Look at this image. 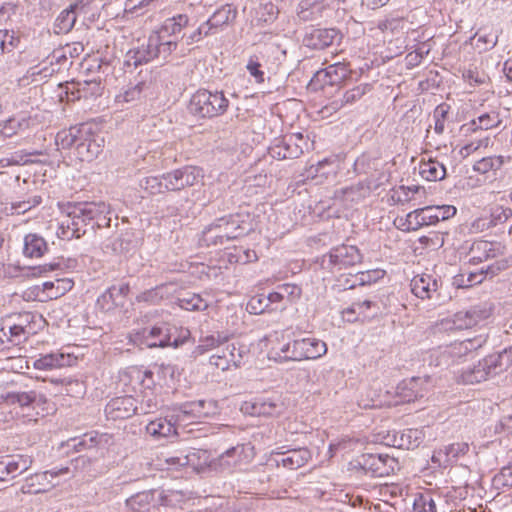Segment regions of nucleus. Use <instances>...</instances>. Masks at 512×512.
<instances>
[{
  "label": "nucleus",
  "mask_w": 512,
  "mask_h": 512,
  "mask_svg": "<svg viewBox=\"0 0 512 512\" xmlns=\"http://www.w3.org/2000/svg\"><path fill=\"white\" fill-rule=\"evenodd\" d=\"M62 217L57 230L61 239L80 238L89 229L108 224L109 207L105 202L67 203L61 207Z\"/></svg>",
  "instance_id": "f257e3e1"
},
{
  "label": "nucleus",
  "mask_w": 512,
  "mask_h": 512,
  "mask_svg": "<svg viewBox=\"0 0 512 512\" xmlns=\"http://www.w3.org/2000/svg\"><path fill=\"white\" fill-rule=\"evenodd\" d=\"M327 353L324 341L315 337L296 338L272 348L270 358L277 362L315 360Z\"/></svg>",
  "instance_id": "f03ea898"
},
{
  "label": "nucleus",
  "mask_w": 512,
  "mask_h": 512,
  "mask_svg": "<svg viewBox=\"0 0 512 512\" xmlns=\"http://www.w3.org/2000/svg\"><path fill=\"white\" fill-rule=\"evenodd\" d=\"M133 342L138 345L153 347L177 348L184 344L190 337V331L184 327H178L168 322H160L153 325L150 329L144 328L141 333L134 335Z\"/></svg>",
  "instance_id": "7ed1b4c3"
},
{
  "label": "nucleus",
  "mask_w": 512,
  "mask_h": 512,
  "mask_svg": "<svg viewBox=\"0 0 512 512\" xmlns=\"http://www.w3.org/2000/svg\"><path fill=\"white\" fill-rule=\"evenodd\" d=\"M250 230L239 215L224 216L204 228L200 241L207 246L223 245L247 234Z\"/></svg>",
  "instance_id": "20e7f679"
},
{
  "label": "nucleus",
  "mask_w": 512,
  "mask_h": 512,
  "mask_svg": "<svg viewBox=\"0 0 512 512\" xmlns=\"http://www.w3.org/2000/svg\"><path fill=\"white\" fill-rule=\"evenodd\" d=\"M512 365V347L503 351L491 354L472 368L466 369L462 373V381L466 384H474L487 380Z\"/></svg>",
  "instance_id": "39448f33"
},
{
  "label": "nucleus",
  "mask_w": 512,
  "mask_h": 512,
  "mask_svg": "<svg viewBox=\"0 0 512 512\" xmlns=\"http://www.w3.org/2000/svg\"><path fill=\"white\" fill-rule=\"evenodd\" d=\"M175 51V46L171 42H161L158 34H150L147 41L137 47L131 48L125 55L124 64L126 66L137 67L148 63L155 58L167 59Z\"/></svg>",
  "instance_id": "423d86ee"
},
{
  "label": "nucleus",
  "mask_w": 512,
  "mask_h": 512,
  "mask_svg": "<svg viewBox=\"0 0 512 512\" xmlns=\"http://www.w3.org/2000/svg\"><path fill=\"white\" fill-rule=\"evenodd\" d=\"M229 101L222 91L200 89L190 99L189 111L201 118L222 115L228 108Z\"/></svg>",
  "instance_id": "0eeeda50"
},
{
  "label": "nucleus",
  "mask_w": 512,
  "mask_h": 512,
  "mask_svg": "<svg viewBox=\"0 0 512 512\" xmlns=\"http://www.w3.org/2000/svg\"><path fill=\"white\" fill-rule=\"evenodd\" d=\"M285 57V51L277 46H268L263 51L250 55L246 69L256 83H263L266 75L275 74L277 67Z\"/></svg>",
  "instance_id": "6e6552de"
},
{
  "label": "nucleus",
  "mask_w": 512,
  "mask_h": 512,
  "mask_svg": "<svg viewBox=\"0 0 512 512\" xmlns=\"http://www.w3.org/2000/svg\"><path fill=\"white\" fill-rule=\"evenodd\" d=\"M491 313L492 308L489 303H479L442 319L439 325L444 331L468 329L489 318Z\"/></svg>",
  "instance_id": "1a4fd4ad"
},
{
  "label": "nucleus",
  "mask_w": 512,
  "mask_h": 512,
  "mask_svg": "<svg viewBox=\"0 0 512 512\" xmlns=\"http://www.w3.org/2000/svg\"><path fill=\"white\" fill-rule=\"evenodd\" d=\"M1 398L9 405H18L23 413L27 411L29 420H36L35 416L46 410V396L35 390L8 392Z\"/></svg>",
  "instance_id": "9d476101"
},
{
  "label": "nucleus",
  "mask_w": 512,
  "mask_h": 512,
  "mask_svg": "<svg viewBox=\"0 0 512 512\" xmlns=\"http://www.w3.org/2000/svg\"><path fill=\"white\" fill-rule=\"evenodd\" d=\"M173 411L176 421L185 426L217 414L218 406L214 400H198L180 404Z\"/></svg>",
  "instance_id": "9b49d317"
},
{
  "label": "nucleus",
  "mask_w": 512,
  "mask_h": 512,
  "mask_svg": "<svg viewBox=\"0 0 512 512\" xmlns=\"http://www.w3.org/2000/svg\"><path fill=\"white\" fill-rule=\"evenodd\" d=\"M357 464L371 477H386L398 468V461L387 454H363L358 458Z\"/></svg>",
  "instance_id": "f8f14e48"
},
{
  "label": "nucleus",
  "mask_w": 512,
  "mask_h": 512,
  "mask_svg": "<svg viewBox=\"0 0 512 512\" xmlns=\"http://www.w3.org/2000/svg\"><path fill=\"white\" fill-rule=\"evenodd\" d=\"M362 261L360 250L354 245H341L330 250L323 256L322 265L332 270H342L353 267Z\"/></svg>",
  "instance_id": "ddd939ff"
},
{
  "label": "nucleus",
  "mask_w": 512,
  "mask_h": 512,
  "mask_svg": "<svg viewBox=\"0 0 512 512\" xmlns=\"http://www.w3.org/2000/svg\"><path fill=\"white\" fill-rule=\"evenodd\" d=\"M311 144L305 139L303 134L294 133L285 136L278 144H274L270 148V154L273 158L279 160L295 159L301 156L305 150H309Z\"/></svg>",
  "instance_id": "4468645a"
},
{
  "label": "nucleus",
  "mask_w": 512,
  "mask_h": 512,
  "mask_svg": "<svg viewBox=\"0 0 512 512\" xmlns=\"http://www.w3.org/2000/svg\"><path fill=\"white\" fill-rule=\"evenodd\" d=\"M104 142V137L95 133L91 125L82 124L81 138L76 144L77 157L81 161H93L102 152Z\"/></svg>",
  "instance_id": "2eb2a0df"
},
{
  "label": "nucleus",
  "mask_w": 512,
  "mask_h": 512,
  "mask_svg": "<svg viewBox=\"0 0 512 512\" xmlns=\"http://www.w3.org/2000/svg\"><path fill=\"white\" fill-rule=\"evenodd\" d=\"M485 342L482 337L467 338L465 340L454 342L439 352V365L447 366L458 363L468 353L480 348Z\"/></svg>",
  "instance_id": "dca6fc26"
},
{
  "label": "nucleus",
  "mask_w": 512,
  "mask_h": 512,
  "mask_svg": "<svg viewBox=\"0 0 512 512\" xmlns=\"http://www.w3.org/2000/svg\"><path fill=\"white\" fill-rule=\"evenodd\" d=\"M412 293L422 300L441 298L442 281L430 273H422L413 277L410 283Z\"/></svg>",
  "instance_id": "f3484780"
},
{
  "label": "nucleus",
  "mask_w": 512,
  "mask_h": 512,
  "mask_svg": "<svg viewBox=\"0 0 512 512\" xmlns=\"http://www.w3.org/2000/svg\"><path fill=\"white\" fill-rule=\"evenodd\" d=\"M202 177V170L196 166H184L162 175L163 180H167L166 187L170 191H179L193 186Z\"/></svg>",
  "instance_id": "a211bd4d"
},
{
  "label": "nucleus",
  "mask_w": 512,
  "mask_h": 512,
  "mask_svg": "<svg viewBox=\"0 0 512 512\" xmlns=\"http://www.w3.org/2000/svg\"><path fill=\"white\" fill-rule=\"evenodd\" d=\"M430 389L429 378L413 377L403 380L396 388L400 402L409 403L423 398Z\"/></svg>",
  "instance_id": "6ab92c4d"
},
{
  "label": "nucleus",
  "mask_w": 512,
  "mask_h": 512,
  "mask_svg": "<svg viewBox=\"0 0 512 512\" xmlns=\"http://www.w3.org/2000/svg\"><path fill=\"white\" fill-rule=\"evenodd\" d=\"M69 469L67 467L61 469H53L42 473H36L26 479L25 484L22 486L24 493L38 494L43 493L54 487L56 484L52 480L63 474H67Z\"/></svg>",
  "instance_id": "aec40b11"
},
{
  "label": "nucleus",
  "mask_w": 512,
  "mask_h": 512,
  "mask_svg": "<svg viewBox=\"0 0 512 512\" xmlns=\"http://www.w3.org/2000/svg\"><path fill=\"white\" fill-rule=\"evenodd\" d=\"M105 415L108 419H127L138 413V401L126 395L111 399L105 406Z\"/></svg>",
  "instance_id": "412c9836"
},
{
  "label": "nucleus",
  "mask_w": 512,
  "mask_h": 512,
  "mask_svg": "<svg viewBox=\"0 0 512 512\" xmlns=\"http://www.w3.org/2000/svg\"><path fill=\"white\" fill-rule=\"evenodd\" d=\"M350 72L351 70L345 62H337L324 69L318 70L312 78V83L321 88L326 85L333 86L341 83L348 77Z\"/></svg>",
  "instance_id": "4be33fe9"
},
{
  "label": "nucleus",
  "mask_w": 512,
  "mask_h": 512,
  "mask_svg": "<svg viewBox=\"0 0 512 512\" xmlns=\"http://www.w3.org/2000/svg\"><path fill=\"white\" fill-rule=\"evenodd\" d=\"M469 451V444L466 442H457L445 445L433 452L431 460L434 464L442 468L456 463L458 459L466 455Z\"/></svg>",
  "instance_id": "5701e85b"
},
{
  "label": "nucleus",
  "mask_w": 512,
  "mask_h": 512,
  "mask_svg": "<svg viewBox=\"0 0 512 512\" xmlns=\"http://www.w3.org/2000/svg\"><path fill=\"white\" fill-rule=\"evenodd\" d=\"M312 454L306 447L288 449L275 452V463L289 470H296L303 467L311 460Z\"/></svg>",
  "instance_id": "b1692460"
},
{
  "label": "nucleus",
  "mask_w": 512,
  "mask_h": 512,
  "mask_svg": "<svg viewBox=\"0 0 512 512\" xmlns=\"http://www.w3.org/2000/svg\"><path fill=\"white\" fill-rule=\"evenodd\" d=\"M282 410V403L273 398L259 397L251 401H245L241 405V411L251 416H275Z\"/></svg>",
  "instance_id": "393cba45"
},
{
  "label": "nucleus",
  "mask_w": 512,
  "mask_h": 512,
  "mask_svg": "<svg viewBox=\"0 0 512 512\" xmlns=\"http://www.w3.org/2000/svg\"><path fill=\"white\" fill-rule=\"evenodd\" d=\"M152 87L153 82L151 75L148 73L141 75L135 83H130V85L122 93L116 96V102L131 103L139 100L142 97H146L148 94H150Z\"/></svg>",
  "instance_id": "a878e982"
},
{
  "label": "nucleus",
  "mask_w": 512,
  "mask_h": 512,
  "mask_svg": "<svg viewBox=\"0 0 512 512\" xmlns=\"http://www.w3.org/2000/svg\"><path fill=\"white\" fill-rule=\"evenodd\" d=\"M182 424L176 421L175 413L171 415V418L159 417L150 421L146 425V432L154 439L171 438L177 435V429Z\"/></svg>",
  "instance_id": "bb28decb"
},
{
  "label": "nucleus",
  "mask_w": 512,
  "mask_h": 512,
  "mask_svg": "<svg viewBox=\"0 0 512 512\" xmlns=\"http://www.w3.org/2000/svg\"><path fill=\"white\" fill-rule=\"evenodd\" d=\"M504 247L500 242L476 240L470 247V261L473 263H481L489 259L495 258L503 254Z\"/></svg>",
  "instance_id": "cd10ccee"
},
{
  "label": "nucleus",
  "mask_w": 512,
  "mask_h": 512,
  "mask_svg": "<svg viewBox=\"0 0 512 512\" xmlns=\"http://www.w3.org/2000/svg\"><path fill=\"white\" fill-rule=\"evenodd\" d=\"M76 357L69 353L52 352L41 355L33 362V367L38 370H54L62 367L71 366L75 363Z\"/></svg>",
  "instance_id": "c85d7f7f"
},
{
  "label": "nucleus",
  "mask_w": 512,
  "mask_h": 512,
  "mask_svg": "<svg viewBox=\"0 0 512 512\" xmlns=\"http://www.w3.org/2000/svg\"><path fill=\"white\" fill-rule=\"evenodd\" d=\"M188 23V17L186 15L179 14L172 18L166 19L158 30L153 31L151 34H158L161 38V42H171L174 44L175 49L177 48V40L175 36L179 34L183 27Z\"/></svg>",
  "instance_id": "c756f323"
},
{
  "label": "nucleus",
  "mask_w": 512,
  "mask_h": 512,
  "mask_svg": "<svg viewBox=\"0 0 512 512\" xmlns=\"http://www.w3.org/2000/svg\"><path fill=\"white\" fill-rule=\"evenodd\" d=\"M125 378H128L131 382L132 389L137 390L144 388L145 390H149L153 384V373L149 370L142 369L139 367H130L124 374L122 381H125Z\"/></svg>",
  "instance_id": "7c9ffc66"
},
{
  "label": "nucleus",
  "mask_w": 512,
  "mask_h": 512,
  "mask_svg": "<svg viewBox=\"0 0 512 512\" xmlns=\"http://www.w3.org/2000/svg\"><path fill=\"white\" fill-rule=\"evenodd\" d=\"M375 306L370 300L357 301L351 304L350 307L343 311V318L348 322L357 320H366L373 317L375 312H370L371 308Z\"/></svg>",
  "instance_id": "2f4dec72"
},
{
  "label": "nucleus",
  "mask_w": 512,
  "mask_h": 512,
  "mask_svg": "<svg viewBox=\"0 0 512 512\" xmlns=\"http://www.w3.org/2000/svg\"><path fill=\"white\" fill-rule=\"evenodd\" d=\"M243 453V446L231 447L218 457L216 465L222 472H231L242 463Z\"/></svg>",
  "instance_id": "473e14b6"
},
{
  "label": "nucleus",
  "mask_w": 512,
  "mask_h": 512,
  "mask_svg": "<svg viewBox=\"0 0 512 512\" xmlns=\"http://www.w3.org/2000/svg\"><path fill=\"white\" fill-rule=\"evenodd\" d=\"M338 37V32L333 29H315L305 39L308 46L314 49H324L333 44Z\"/></svg>",
  "instance_id": "72a5a7b5"
},
{
  "label": "nucleus",
  "mask_w": 512,
  "mask_h": 512,
  "mask_svg": "<svg viewBox=\"0 0 512 512\" xmlns=\"http://www.w3.org/2000/svg\"><path fill=\"white\" fill-rule=\"evenodd\" d=\"M78 2H74L69 8L64 9L56 18L54 31L57 34L68 33L74 26L77 18Z\"/></svg>",
  "instance_id": "f704fd0d"
},
{
  "label": "nucleus",
  "mask_w": 512,
  "mask_h": 512,
  "mask_svg": "<svg viewBox=\"0 0 512 512\" xmlns=\"http://www.w3.org/2000/svg\"><path fill=\"white\" fill-rule=\"evenodd\" d=\"M3 458L9 479H13L24 473L31 467L32 464V458L27 455H11L4 456Z\"/></svg>",
  "instance_id": "c9c22d12"
},
{
  "label": "nucleus",
  "mask_w": 512,
  "mask_h": 512,
  "mask_svg": "<svg viewBox=\"0 0 512 512\" xmlns=\"http://www.w3.org/2000/svg\"><path fill=\"white\" fill-rule=\"evenodd\" d=\"M456 212L457 209L452 205L426 206L424 213L426 226L435 225L439 221L447 220L453 217Z\"/></svg>",
  "instance_id": "e433bc0d"
},
{
  "label": "nucleus",
  "mask_w": 512,
  "mask_h": 512,
  "mask_svg": "<svg viewBox=\"0 0 512 512\" xmlns=\"http://www.w3.org/2000/svg\"><path fill=\"white\" fill-rule=\"evenodd\" d=\"M48 250L45 239L37 234H28L24 238L23 253L30 258L42 257Z\"/></svg>",
  "instance_id": "4c0bfd02"
},
{
  "label": "nucleus",
  "mask_w": 512,
  "mask_h": 512,
  "mask_svg": "<svg viewBox=\"0 0 512 512\" xmlns=\"http://www.w3.org/2000/svg\"><path fill=\"white\" fill-rule=\"evenodd\" d=\"M419 174L427 181H439L446 175L445 166L437 160L429 159L419 164Z\"/></svg>",
  "instance_id": "58836bf2"
},
{
  "label": "nucleus",
  "mask_w": 512,
  "mask_h": 512,
  "mask_svg": "<svg viewBox=\"0 0 512 512\" xmlns=\"http://www.w3.org/2000/svg\"><path fill=\"white\" fill-rule=\"evenodd\" d=\"M66 60L67 58L65 51H54L52 56L50 57L49 65H43L40 69H38V67H33L31 69V75H39L41 76V78L50 77L54 73L59 71L61 62Z\"/></svg>",
  "instance_id": "ea45409f"
},
{
  "label": "nucleus",
  "mask_w": 512,
  "mask_h": 512,
  "mask_svg": "<svg viewBox=\"0 0 512 512\" xmlns=\"http://www.w3.org/2000/svg\"><path fill=\"white\" fill-rule=\"evenodd\" d=\"M501 123L502 120L499 113L492 110L490 112L479 115L477 118L473 119L469 125L472 131H476L497 128L501 125Z\"/></svg>",
  "instance_id": "a19ab883"
},
{
  "label": "nucleus",
  "mask_w": 512,
  "mask_h": 512,
  "mask_svg": "<svg viewBox=\"0 0 512 512\" xmlns=\"http://www.w3.org/2000/svg\"><path fill=\"white\" fill-rule=\"evenodd\" d=\"M82 124L77 127H70L69 129L61 130L55 137V143L60 149H69L76 144L81 138Z\"/></svg>",
  "instance_id": "79ce46f5"
},
{
  "label": "nucleus",
  "mask_w": 512,
  "mask_h": 512,
  "mask_svg": "<svg viewBox=\"0 0 512 512\" xmlns=\"http://www.w3.org/2000/svg\"><path fill=\"white\" fill-rule=\"evenodd\" d=\"M371 89L368 83L359 84L350 90H347L340 100H335L333 105L334 109H340L344 105H351L361 99Z\"/></svg>",
  "instance_id": "37998d69"
},
{
  "label": "nucleus",
  "mask_w": 512,
  "mask_h": 512,
  "mask_svg": "<svg viewBox=\"0 0 512 512\" xmlns=\"http://www.w3.org/2000/svg\"><path fill=\"white\" fill-rule=\"evenodd\" d=\"M153 499L152 491H144L127 499L126 505L132 512H146L149 511Z\"/></svg>",
  "instance_id": "c03bdc74"
},
{
  "label": "nucleus",
  "mask_w": 512,
  "mask_h": 512,
  "mask_svg": "<svg viewBox=\"0 0 512 512\" xmlns=\"http://www.w3.org/2000/svg\"><path fill=\"white\" fill-rule=\"evenodd\" d=\"M29 121L26 118L10 117L7 120L0 121V136L10 138L19 131L26 129Z\"/></svg>",
  "instance_id": "a18cd8bd"
},
{
  "label": "nucleus",
  "mask_w": 512,
  "mask_h": 512,
  "mask_svg": "<svg viewBox=\"0 0 512 512\" xmlns=\"http://www.w3.org/2000/svg\"><path fill=\"white\" fill-rule=\"evenodd\" d=\"M504 165L503 156L483 157L473 164V170L479 174L497 171Z\"/></svg>",
  "instance_id": "49530a36"
},
{
  "label": "nucleus",
  "mask_w": 512,
  "mask_h": 512,
  "mask_svg": "<svg viewBox=\"0 0 512 512\" xmlns=\"http://www.w3.org/2000/svg\"><path fill=\"white\" fill-rule=\"evenodd\" d=\"M178 305L187 311H204L209 306L208 302L199 294H187L178 298Z\"/></svg>",
  "instance_id": "de8ad7c7"
},
{
  "label": "nucleus",
  "mask_w": 512,
  "mask_h": 512,
  "mask_svg": "<svg viewBox=\"0 0 512 512\" xmlns=\"http://www.w3.org/2000/svg\"><path fill=\"white\" fill-rule=\"evenodd\" d=\"M257 4L253 9L255 10V18L258 22H272L276 19L278 8L273 2H255Z\"/></svg>",
  "instance_id": "09e8293b"
},
{
  "label": "nucleus",
  "mask_w": 512,
  "mask_h": 512,
  "mask_svg": "<svg viewBox=\"0 0 512 512\" xmlns=\"http://www.w3.org/2000/svg\"><path fill=\"white\" fill-rule=\"evenodd\" d=\"M370 187L365 182H358L357 184L346 187L342 190L345 200L351 202H358L368 195Z\"/></svg>",
  "instance_id": "8fccbe9b"
},
{
  "label": "nucleus",
  "mask_w": 512,
  "mask_h": 512,
  "mask_svg": "<svg viewBox=\"0 0 512 512\" xmlns=\"http://www.w3.org/2000/svg\"><path fill=\"white\" fill-rule=\"evenodd\" d=\"M167 185V180H163L162 176L146 177L140 182V186L150 194L163 193L170 191Z\"/></svg>",
  "instance_id": "3c124183"
},
{
  "label": "nucleus",
  "mask_w": 512,
  "mask_h": 512,
  "mask_svg": "<svg viewBox=\"0 0 512 512\" xmlns=\"http://www.w3.org/2000/svg\"><path fill=\"white\" fill-rule=\"evenodd\" d=\"M235 15L236 10L232 7V5L226 3L221 8L216 10L210 17V24L214 25L215 27H219L226 24L229 20L234 19Z\"/></svg>",
  "instance_id": "603ef678"
},
{
  "label": "nucleus",
  "mask_w": 512,
  "mask_h": 512,
  "mask_svg": "<svg viewBox=\"0 0 512 512\" xmlns=\"http://www.w3.org/2000/svg\"><path fill=\"white\" fill-rule=\"evenodd\" d=\"M415 512H437V507L432 494L425 492L417 495L413 502Z\"/></svg>",
  "instance_id": "864d4df0"
},
{
  "label": "nucleus",
  "mask_w": 512,
  "mask_h": 512,
  "mask_svg": "<svg viewBox=\"0 0 512 512\" xmlns=\"http://www.w3.org/2000/svg\"><path fill=\"white\" fill-rule=\"evenodd\" d=\"M227 341V337L218 333L217 335H207L205 337L200 338L199 345L196 347V352L198 354H204L220 344Z\"/></svg>",
  "instance_id": "5fc2aeb1"
},
{
  "label": "nucleus",
  "mask_w": 512,
  "mask_h": 512,
  "mask_svg": "<svg viewBox=\"0 0 512 512\" xmlns=\"http://www.w3.org/2000/svg\"><path fill=\"white\" fill-rule=\"evenodd\" d=\"M463 79L471 86H481L489 81V76L477 67L469 68L463 71Z\"/></svg>",
  "instance_id": "6e6d98bb"
},
{
  "label": "nucleus",
  "mask_w": 512,
  "mask_h": 512,
  "mask_svg": "<svg viewBox=\"0 0 512 512\" xmlns=\"http://www.w3.org/2000/svg\"><path fill=\"white\" fill-rule=\"evenodd\" d=\"M449 105L443 103L438 105L433 113L434 118V131L437 134H442L445 130L446 118L449 113Z\"/></svg>",
  "instance_id": "4d7b16f0"
},
{
  "label": "nucleus",
  "mask_w": 512,
  "mask_h": 512,
  "mask_svg": "<svg viewBox=\"0 0 512 512\" xmlns=\"http://www.w3.org/2000/svg\"><path fill=\"white\" fill-rule=\"evenodd\" d=\"M282 294L283 299L286 303H292L298 300L301 296L302 290L296 284L285 283L276 287Z\"/></svg>",
  "instance_id": "13d9d810"
},
{
  "label": "nucleus",
  "mask_w": 512,
  "mask_h": 512,
  "mask_svg": "<svg viewBox=\"0 0 512 512\" xmlns=\"http://www.w3.org/2000/svg\"><path fill=\"white\" fill-rule=\"evenodd\" d=\"M19 40L13 31L0 30V53H8L12 51L18 44Z\"/></svg>",
  "instance_id": "bf43d9fd"
},
{
  "label": "nucleus",
  "mask_w": 512,
  "mask_h": 512,
  "mask_svg": "<svg viewBox=\"0 0 512 512\" xmlns=\"http://www.w3.org/2000/svg\"><path fill=\"white\" fill-rule=\"evenodd\" d=\"M425 207L415 209L409 212L406 216L408 229L417 230L422 226H426V219L424 218Z\"/></svg>",
  "instance_id": "052dcab7"
},
{
  "label": "nucleus",
  "mask_w": 512,
  "mask_h": 512,
  "mask_svg": "<svg viewBox=\"0 0 512 512\" xmlns=\"http://www.w3.org/2000/svg\"><path fill=\"white\" fill-rule=\"evenodd\" d=\"M510 217H512L511 208L496 206L492 209L489 219L492 223V226L495 227L499 224L505 223Z\"/></svg>",
  "instance_id": "680f3d73"
},
{
  "label": "nucleus",
  "mask_w": 512,
  "mask_h": 512,
  "mask_svg": "<svg viewBox=\"0 0 512 512\" xmlns=\"http://www.w3.org/2000/svg\"><path fill=\"white\" fill-rule=\"evenodd\" d=\"M269 308L266 295L253 296L247 303L246 309L251 314H261Z\"/></svg>",
  "instance_id": "e2e57ef3"
},
{
  "label": "nucleus",
  "mask_w": 512,
  "mask_h": 512,
  "mask_svg": "<svg viewBox=\"0 0 512 512\" xmlns=\"http://www.w3.org/2000/svg\"><path fill=\"white\" fill-rule=\"evenodd\" d=\"M474 38H476V47L480 51H487L492 48H494L498 42V35H491V34H479L476 33L474 35Z\"/></svg>",
  "instance_id": "0e129e2a"
},
{
  "label": "nucleus",
  "mask_w": 512,
  "mask_h": 512,
  "mask_svg": "<svg viewBox=\"0 0 512 512\" xmlns=\"http://www.w3.org/2000/svg\"><path fill=\"white\" fill-rule=\"evenodd\" d=\"M222 352L227 356L231 366L238 367L241 364L244 351L240 347H237L234 343L227 345V347L223 349Z\"/></svg>",
  "instance_id": "69168bd1"
},
{
  "label": "nucleus",
  "mask_w": 512,
  "mask_h": 512,
  "mask_svg": "<svg viewBox=\"0 0 512 512\" xmlns=\"http://www.w3.org/2000/svg\"><path fill=\"white\" fill-rule=\"evenodd\" d=\"M118 305H120V301H117V297H113L109 288L97 299V306L103 311H110Z\"/></svg>",
  "instance_id": "338daca9"
},
{
  "label": "nucleus",
  "mask_w": 512,
  "mask_h": 512,
  "mask_svg": "<svg viewBox=\"0 0 512 512\" xmlns=\"http://www.w3.org/2000/svg\"><path fill=\"white\" fill-rule=\"evenodd\" d=\"M494 484L497 487H512V466L503 467L501 471L495 475Z\"/></svg>",
  "instance_id": "774afa93"
}]
</instances>
